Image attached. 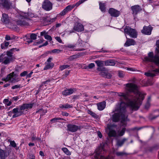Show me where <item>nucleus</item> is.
Instances as JSON below:
<instances>
[{
  "instance_id": "f257e3e1",
  "label": "nucleus",
  "mask_w": 159,
  "mask_h": 159,
  "mask_svg": "<svg viewBox=\"0 0 159 159\" xmlns=\"http://www.w3.org/2000/svg\"><path fill=\"white\" fill-rule=\"evenodd\" d=\"M126 93H120L118 95L120 97L121 103L119 107L115 110L118 112L112 115V119L113 122H117L121 120L122 126L126 125V122L127 120L128 115L126 108L127 104L132 110H137L141 104V100L144 98L143 94L139 92L136 85L131 83L126 84Z\"/></svg>"
},
{
  "instance_id": "f03ea898",
  "label": "nucleus",
  "mask_w": 159,
  "mask_h": 159,
  "mask_svg": "<svg viewBox=\"0 0 159 159\" xmlns=\"http://www.w3.org/2000/svg\"><path fill=\"white\" fill-rule=\"evenodd\" d=\"M33 104L32 103L23 104L19 106V109L18 108H15L12 110V112L14 113L12 116V118H14L20 116L24 114L23 111L25 109H29L32 107Z\"/></svg>"
},
{
  "instance_id": "7ed1b4c3",
  "label": "nucleus",
  "mask_w": 159,
  "mask_h": 159,
  "mask_svg": "<svg viewBox=\"0 0 159 159\" xmlns=\"http://www.w3.org/2000/svg\"><path fill=\"white\" fill-rule=\"evenodd\" d=\"M144 61L145 62H154L159 67V58L157 55L154 56L152 52H149L148 56L145 57ZM152 72L159 73V69H157L152 70Z\"/></svg>"
},
{
  "instance_id": "20e7f679",
  "label": "nucleus",
  "mask_w": 159,
  "mask_h": 159,
  "mask_svg": "<svg viewBox=\"0 0 159 159\" xmlns=\"http://www.w3.org/2000/svg\"><path fill=\"white\" fill-rule=\"evenodd\" d=\"M86 0H80L77 2L75 5L68 6L60 13V15L61 16H63L65 15L68 12L70 11L75 7V6L78 7Z\"/></svg>"
},
{
  "instance_id": "39448f33",
  "label": "nucleus",
  "mask_w": 159,
  "mask_h": 159,
  "mask_svg": "<svg viewBox=\"0 0 159 159\" xmlns=\"http://www.w3.org/2000/svg\"><path fill=\"white\" fill-rule=\"evenodd\" d=\"M103 152L102 148H97L95 151L94 159H114L112 157L109 156L107 157H105L102 156V154Z\"/></svg>"
},
{
  "instance_id": "423d86ee",
  "label": "nucleus",
  "mask_w": 159,
  "mask_h": 159,
  "mask_svg": "<svg viewBox=\"0 0 159 159\" xmlns=\"http://www.w3.org/2000/svg\"><path fill=\"white\" fill-rule=\"evenodd\" d=\"M124 33L132 38H135L137 37L136 32L134 29L131 28L129 26H126L124 29Z\"/></svg>"
},
{
  "instance_id": "0eeeda50",
  "label": "nucleus",
  "mask_w": 159,
  "mask_h": 159,
  "mask_svg": "<svg viewBox=\"0 0 159 159\" xmlns=\"http://www.w3.org/2000/svg\"><path fill=\"white\" fill-rule=\"evenodd\" d=\"M42 7L47 11H49L52 9V4L48 0H45L43 3Z\"/></svg>"
},
{
  "instance_id": "6e6552de",
  "label": "nucleus",
  "mask_w": 159,
  "mask_h": 159,
  "mask_svg": "<svg viewBox=\"0 0 159 159\" xmlns=\"http://www.w3.org/2000/svg\"><path fill=\"white\" fill-rule=\"evenodd\" d=\"M98 67L97 70L99 71H106L105 68L103 67L105 65V61L101 60H97L95 61Z\"/></svg>"
},
{
  "instance_id": "1a4fd4ad",
  "label": "nucleus",
  "mask_w": 159,
  "mask_h": 159,
  "mask_svg": "<svg viewBox=\"0 0 159 159\" xmlns=\"http://www.w3.org/2000/svg\"><path fill=\"white\" fill-rule=\"evenodd\" d=\"M67 130L72 132H75L81 129L80 126H78L74 124H69L67 125Z\"/></svg>"
},
{
  "instance_id": "9d476101",
  "label": "nucleus",
  "mask_w": 159,
  "mask_h": 159,
  "mask_svg": "<svg viewBox=\"0 0 159 159\" xmlns=\"http://www.w3.org/2000/svg\"><path fill=\"white\" fill-rule=\"evenodd\" d=\"M11 6L10 0H0V6L7 9H9Z\"/></svg>"
},
{
  "instance_id": "9b49d317",
  "label": "nucleus",
  "mask_w": 159,
  "mask_h": 159,
  "mask_svg": "<svg viewBox=\"0 0 159 159\" xmlns=\"http://www.w3.org/2000/svg\"><path fill=\"white\" fill-rule=\"evenodd\" d=\"M14 72H13L7 75L6 78H3L2 80L6 82L9 81L11 83L15 82V79L14 78Z\"/></svg>"
},
{
  "instance_id": "f8f14e48",
  "label": "nucleus",
  "mask_w": 159,
  "mask_h": 159,
  "mask_svg": "<svg viewBox=\"0 0 159 159\" xmlns=\"http://www.w3.org/2000/svg\"><path fill=\"white\" fill-rule=\"evenodd\" d=\"M1 58L2 60V61L1 62L5 64H8L14 60L12 58L7 57V56H6L5 54H3L1 55Z\"/></svg>"
},
{
  "instance_id": "ddd939ff",
  "label": "nucleus",
  "mask_w": 159,
  "mask_h": 159,
  "mask_svg": "<svg viewBox=\"0 0 159 159\" xmlns=\"http://www.w3.org/2000/svg\"><path fill=\"white\" fill-rule=\"evenodd\" d=\"M152 30V27L151 26H145L143 27V29L142 30L141 32L144 34L149 35L151 34Z\"/></svg>"
},
{
  "instance_id": "4468645a",
  "label": "nucleus",
  "mask_w": 159,
  "mask_h": 159,
  "mask_svg": "<svg viewBox=\"0 0 159 159\" xmlns=\"http://www.w3.org/2000/svg\"><path fill=\"white\" fill-rule=\"evenodd\" d=\"M108 12L111 16L115 17L118 16L120 14L119 11L113 8H110L108 11Z\"/></svg>"
},
{
  "instance_id": "2eb2a0df",
  "label": "nucleus",
  "mask_w": 159,
  "mask_h": 159,
  "mask_svg": "<svg viewBox=\"0 0 159 159\" xmlns=\"http://www.w3.org/2000/svg\"><path fill=\"white\" fill-rule=\"evenodd\" d=\"M131 9L132 11L133 14L134 16L136 15L138 13L142 10L140 7L138 5L132 6Z\"/></svg>"
},
{
  "instance_id": "dca6fc26",
  "label": "nucleus",
  "mask_w": 159,
  "mask_h": 159,
  "mask_svg": "<svg viewBox=\"0 0 159 159\" xmlns=\"http://www.w3.org/2000/svg\"><path fill=\"white\" fill-rule=\"evenodd\" d=\"M126 37L127 40L124 44V46L128 47L131 45H134L136 44V43L134 39L128 38L127 36Z\"/></svg>"
},
{
  "instance_id": "f3484780",
  "label": "nucleus",
  "mask_w": 159,
  "mask_h": 159,
  "mask_svg": "<svg viewBox=\"0 0 159 159\" xmlns=\"http://www.w3.org/2000/svg\"><path fill=\"white\" fill-rule=\"evenodd\" d=\"M76 91V89L74 88L66 89L62 91V93L64 96H67L72 94Z\"/></svg>"
},
{
  "instance_id": "a211bd4d",
  "label": "nucleus",
  "mask_w": 159,
  "mask_h": 159,
  "mask_svg": "<svg viewBox=\"0 0 159 159\" xmlns=\"http://www.w3.org/2000/svg\"><path fill=\"white\" fill-rule=\"evenodd\" d=\"M15 50H16L17 51L19 50V49L16 48H11L9 51H8L7 52V54L5 55L6 56H7V57L14 60L15 59V57L13 56V52Z\"/></svg>"
},
{
  "instance_id": "6ab92c4d",
  "label": "nucleus",
  "mask_w": 159,
  "mask_h": 159,
  "mask_svg": "<svg viewBox=\"0 0 159 159\" xmlns=\"http://www.w3.org/2000/svg\"><path fill=\"white\" fill-rule=\"evenodd\" d=\"M9 152L6 150L0 149V159H5L9 155Z\"/></svg>"
},
{
  "instance_id": "aec40b11",
  "label": "nucleus",
  "mask_w": 159,
  "mask_h": 159,
  "mask_svg": "<svg viewBox=\"0 0 159 159\" xmlns=\"http://www.w3.org/2000/svg\"><path fill=\"white\" fill-rule=\"evenodd\" d=\"M1 20L4 24H8L10 22L9 19L7 15L5 13L2 14Z\"/></svg>"
},
{
  "instance_id": "412c9836",
  "label": "nucleus",
  "mask_w": 159,
  "mask_h": 159,
  "mask_svg": "<svg viewBox=\"0 0 159 159\" xmlns=\"http://www.w3.org/2000/svg\"><path fill=\"white\" fill-rule=\"evenodd\" d=\"M73 29L75 30L78 32H81L84 30L83 25L80 23H78L76 25L74 26Z\"/></svg>"
},
{
  "instance_id": "4be33fe9",
  "label": "nucleus",
  "mask_w": 159,
  "mask_h": 159,
  "mask_svg": "<svg viewBox=\"0 0 159 159\" xmlns=\"http://www.w3.org/2000/svg\"><path fill=\"white\" fill-rule=\"evenodd\" d=\"M16 24L17 25L21 26L27 25H28V23L26 21V20L24 19L17 21Z\"/></svg>"
},
{
  "instance_id": "5701e85b",
  "label": "nucleus",
  "mask_w": 159,
  "mask_h": 159,
  "mask_svg": "<svg viewBox=\"0 0 159 159\" xmlns=\"http://www.w3.org/2000/svg\"><path fill=\"white\" fill-rule=\"evenodd\" d=\"M106 102L105 101L97 104L98 108L100 111L102 110L105 107Z\"/></svg>"
},
{
  "instance_id": "b1692460",
  "label": "nucleus",
  "mask_w": 159,
  "mask_h": 159,
  "mask_svg": "<svg viewBox=\"0 0 159 159\" xmlns=\"http://www.w3.org/2000/svg\"><path fill=\"white\" fill-rule=\"evenodd\" d=\"M109 132L108 135L110 137H115L116 136V131L110 128H109Z\"/></svg>"
},
{
  "instance_id": "393cba45",
  "label": "nucleus",
  "mask_w": 159,
  "mask_h": 159,
  "mask_svg": "<svg viewBox=\"0 0 159 159\" xmlns=\"http://www.w3.org/2000/svg\"><path fill=\"white\" fill-rule=\"evenodd\" d=\"M115 64V62L113 60H109L105 61V65L106 66H114Z\"/></svg>"
},
{
  "instance_id": "a878e982",
  "label": "nucleus",
  "mask_w": 159,
  "mask_h": 159,
  "mask_svg": "<svg viewBox=\"0 0 159 159\" xmlns=\"http://www.w3.org/2000/svg\"><path fill=\"white\" fill-rule=\"evenodd\" d=\"M45 64L46 65L43 69L44 70H47L52 68L53 67L54 65V64L53 63L45 62Z\"/></svg>"
},
{
  "instance_id": "bb28decb",
  "label": "nucleus",
  "mask_w": 159,
  "mask_h": 159,
  "mask_svg": "<svg viewBox=\"0 0 159 159\" xmlns=\"http://www.w3.org/2000/svg\"><path fill=\"white\" fill-rule=\"evenodd\" d=\"M47 112V110H44L43 108H40L38 110L36 113H39L40 114V116H43Z\"/></svg>"
},
{
  "instance_id": "cd10ccee",
  "label": "nucleus",
  "mask_w": 159,
  "mask_h": 159,
  "mask_svg": "<svg viewBox=\"0 0 159 159\" xmlns=\"http://www.w3.org/2000/svg\"><path fill=\"white\" fill-rule=\"evenodd\" d=\"M116 154L118 157L127 156L129 154L124 152H116Z\"/></svg>"
},
{
  "instance_id": "c85d7f7f",
  "label": "nucleus",
  "mask_w": 159,
  "mask_h": 159,
  "mask_svg": "<svg viewBox=\"0 0 159 159\" xmlns=\"http://www.w3.org/2000/svg\"><path fill=\"white\" fill-rule=\"evenodd\" d=\"M60 107L64 109L71 108L72 107V106L68 104H66L64 105L61 104L60 106Z\"/></svg>"
},
{
  "instance_id": "c756f323",
  "label": "nucleus",
  "mask_w": 159,
  "mask_h": 159,
  "mask_svg": "<svg viewBox=\"0 0 159 159\" xmlns=\"http://www.w3.org/2000/svg\"><path fill=\"white\" fill-rule=\"evenodd\" d=\"M99 8L101 11L105 12L106 10L105 4L104 3L100 2L99 3Z\"/></svg>"
},
{
  "instance_id": "7c9ffc66",
  "label": "nucleus",
  "mask_w": 159,
  "mask_h": 159,
  "mask_svg": "<svg viewBox=\"0 0 159 159\" xmlns=\"http://www.w3.org/2000/svg\"><path fill=\"white\" fill-rule=\"evenodd\" d=\"M127 140V139L124 138L121 140L118 141L117 142V144L118 146H121L123 144L124 142Z\"/></svg>"
},
{
  "instance_id": "2f4dec72",
  "label": "nucleus",
  "mask_w": 159,
  "mask_h": 159,
  "mask_svg": "<svg viewBox=\"0 0 159 159\" xmlns=\"http://www.w3.org/2000/svg\"><path fill=\"white\" fill-rule=\"evenodd\" d=\"M87 112L89 114L91 115L93 117L95 118H97V114L91 110H88L87 111Z\"/></svg>"
},
{
  "instance_id": "473e14b6",
  "label": "nucleus",
  "mask_w": 159,
  "mask_h": 159,
  "mask_svg": "<svg viewBox=\"0 0 159 159\" xmlns=\"http://www.w3.org/2000/svg\"><path fill=\"white\" fill-rule=\"evenodd\" d=\"M59 120H64V119L63 118L60 117L54 118L52 119L51 120V121L52 123H54L57 122Z\"/></svg>"
},
{
  "instance_id": "72a5a7b5",
  "label": "nucleus",
  "mask_w": 159,
  "mask_h": 159,
  "mask_svg": "<svg viewBox=\"0 0 159 159\" xmlns=\"http://www.w3.org/2000/svg\"><path fill=\"white\" fill-rule=\"evenodd\" d=\"M156 149V147H148L146 151L147 152H153V151Z\"/></svg>"
},
{
  "instance_id": "f704fd0d",
  "label": "nucleus",
  "mask_w": 159,
  "mask_h": 159,
  "mask_svg": "<svg viewBox=\"0 0 159 159\" xmlns=\"http://www.w3.org/2000/svg\"><path fill=\"white\" fill-rule=\"evenodd\" d=\"M63 152L67 155H70L71 154L70 152L69 151L67 148H64L62 149Z\"/></svg>"
},
{
  "instance_id": "c9c22d12",
  "label": "nucleus",
  "mask_w": 159,
  "mask_h": 159,
  "mask_svg": "<svg viewBox=\"0 0 159 159\" xmlns=\"http://www.w3.org/2000/svg\"><path fill=\"white\" fill-rule=\"evenodd\" d=\"M144 75L147 76L149 77H153L155 75L154 73L150 72H145Z\"/></svg>"
},
{
  "instance_id": "e433bc0d",
  "label": "nucleus",
  "mask_w": 159,
  "mask_h": 159,
  "mask_svg": "<svg viewBox=\"0 0 159 159\" xmlns=\"http://www.w3.org/2000/svg\"><path fill=\"white\" fill-rule=\"evenodd\" d=\"M37 35L35 34H31L30 35V38L33 40H34L37 38Z\"/></svg>"
},
{
  "instance_id": "4c0bfd02",
  "label": "nucleus",
  "mask_w": 159,
  "mask_h": 159,
  "mask_svg": "<svg viewBox=\"0 0 159 159\" xmlns=\"http://www.w3.org/2000/svg\"><path fill=\"white\" fill-rule=\"evenodd\" d=\"M69 67L70 66L68 65H63L60 66V70L61 71Z\"/></svg>"
},
{
  "instance_id": "58836bf2",
  "label": "nucleus",
  "mask_w": 159,
  "mask_h": 159,
  "mask_svg": "<svg viewBox=\"0 0 159 159\" xmlns=\"http://www.w3.org/2000/svg\"><path fill=\"white\" fill-rule=\"evenodd\" d=\"M31 140L32 141H34L35 140L39 141H41V139L40 138L36 137L35 136H33L31 138Z\"/></svg>"
},
{
  "instance_id": "ea45409f",
  "label": "nucleus",
  "mask_w": 159,
  "mask_h": 159,
  "mask_svg": "<svg viewBox=\"0 0 159 159\" xmlns=\"http://www.w3.org/2000/svg\"><path fill=\"white\" fill-rule=\"evenodd\" d=\"M159 116V115L157 116L155 115V114H154L152 115H150L149 116V119L151 120H153L156 119L157 117Z\"/></svg>"
},
{
  "instance_id": "a19ab883",
  "label": "nucleus",
  "mask_w": 159,
  "mask_h": 159,
  "mask_svg": "<svg viewBox=\"0 0 159 159\" xmlns=\"http://www.w3.org/2000/svg\"><path fill=\"white\" fill-rule=\"evenodd\" d=\"M75 44H69L67 45L66 48H73L75 47Z\"/></svg>"
},
{
  "instance_id": "79ce46f5",
  "label": "nucleus",
  "mask_w": 159,
  "mask_h": 159,
  "mask_svg": "<svg viewBox=\"0 0 159 159\" xmlns=\"http://www.w3.org/2000/svg\"><path fill=\"white\" fill-rule=\"evenodd\" d=\"M126 129L125 128H123L122 130L120 131L119 133V135L120 136H123L125 133Z\"/></svg>"
},
{
  "instance_id": "37998d69",
  "label": "nucleus",
  "mask_w": 159,
  "mask_h": 159,
  "mask_svg": "<svg viewBox=\"0 0 159 159\" xmlns=\"http://www.w3.org/2000/svg\"><path fill=\"white\" fill-rule=\"evenodd\" d=\"M70 70L66 71L65 74L62 76V78L63 79L66 77L69 74Z\"/></svg>"
},
{
  "instance_id": "c03bdc74",
  "label": "nucleus",
  "mask_w": 159,
  "mask_h": 159,
  "mask_svg": "<svg viewBox=\"0 0 159 159\" xmlns=\"http://www.w3.org/2000/svg\"><path fill=\"white\" fill-rule=\"evenodd\" d=\"M10 145L13 147L15 148L16 144L14 141H11L10 142Z\"/></svg>"
},
{
  "instance_id": "a18cd8bd",
  "label": "nucleus",
  "mask_w": 159,
  "mask_h": 159,
  "mask_svg": "<svg viewBox=\"0 0 159 159\" xmlns=\"http://www.w3.org/2000/svg\"><path fill=\"white\" fill-rule=\"evenodd\" d=\"M21 85L20 84H17V85H14L13 86H12L11 89H17L18 88H21Z\"/></svg>"
},
{
  "instance_id": "49530a36",
  "label": "nucleus",
  "mask_w": 159,
  "mask_h": 159,
  "mask_svg": "<svg viewBox=\"0 0 159 159\" xmlns=\"http://www.w3.org/2000/svg\"><path fill=\"white\" fill-rule=\"evenodd\" d=\"M44 38L46 39L49 40L50 41L52 40V38L51 37L48 35L46 34V35L45 36Z\"/></svg>"
},
{
  "instance_id": "de8ad7c7",
  "label": "nucleus",
  "mask_w": 159,
  "mask_h": 159,
  "mask_svg": "<svg viewBox=\"0 0 159 159\" xmlns=\"http://www.w3.org/2000/svg\"><path fill=\"white\" fill-rule=\"evenodd\" d=\"M61 52V50L58 49H54L52 51V52L53 53H58Z\"/></svg>"
},
{
  "instance_id": "09e8293b",
  "label": "nucleus",
  "mask_w": 159,
  "mask_h": 159,
  "mask_svg": "<svg viewBox=\"0 0 159 159\" xmlns=\"http://www.w3.org/2000/svg\"><path fill=\"white\" fill-rule=\"evenodd\" d=\"M15 38H11L9 35H7L5 37V39L6 40H9L13 39H14Z\"/></svg>"
},
{
  "instance_id": "8fccbe9b",
  "label": "nucleus",
  "mask_w": 159,
  "mask_h": 159,
  "mask_svg": "<svg viewBox=\"0 0 159 159\" xmlns=\"http://www.w3.org/2000/svg\"><path fill=\"white\" fill-rule=\"evenodd\" d=\"M54 20V18H52V19H49L48 18V19H47V20H46V22H48V24H50L51 22H53Z\"/></svg>"
},
{
  "instance_id": "3c124183",
  "label": "nucleus",
  "mask_w": 159,
  "mask_h": 159,
  "mask_svg": "<svg viewBox=\"0 0 159 159\" xmlns=\"http://www.w3.org/2000/svg\"><path fill=\"white\" fill-rule=\"evenodd\" d=\"M27 72L26 71H24L23 72L20 73V75L21 77L25 76L27 75Z\"/></svg>"
},
{
  "instance_id": "603ef678",
  "label": "nucleus",
  "mask_w": 159,
  "mask_h": 159,
  "mask_svg": "<svg viewBox=\"0 0 159 159\" xmlns=\"http://www.w3.org/2000/svg\"><path fill=\"white\" fill-rule=\"evenodd\" d=\"M95 66V65L93 63H91L89 64L88 66L89 69H92Z\"/></svg>"
},
{
  "instance_id": "864d4df0",
  "label": "nucleus",
  "mask_w": 159,
  "mask_h": 159,
  "mask_svg": "<svg viewBox=\"0 0 159 159\" xmlns=\"http://www.w3.org/2000/svg\"><path fill=\"white\" fill-rule=\"evenodd\" d=\"M55 39L60 43H61L62 42V40L59 37L57 36L55 37Z\"/></svg>"
},
{
  "instance_id": "5fc2aeb1",
  "label": "nucleus",
  "mask_w": 159,
  "mask_h": 159,
  "mask_svg": "<svg viewBox=\"0 0 159 159\" xmlns=\"http://www.w3.org/2000/svg\"><path fill=\"white\" fill-rule=\"evenodd\" d=\"M107 73L103 72V71H102V72L100 73V75L102 76V77H106V75H107Z\"/></svg>"
},
{
  "instance_id": "6e6d98bb",
  "label": "nucleus",
  "mask_w": 159,
  "mask_h": 159,
  "mask_svg": "<svg viewBox=\"0 0 159 159\" xmlns=\"http://www.w3.org/2000/svg\"><path fill=\"white\" fill-rule=\"evenodd\" d=\"M19 99V97L18 96L14 97L11 98V101H17Z\"/></svg>"
},
{
  "instance_id": "4d7b16f0",
  "label": "nucleus",
  "mask_w": 159,
  "mask_h": 159,
  "mask_svg": "<svg viewBox=\"0 0 159 159\" xmlns=\"http://www.w3.org/2000/svg\"><path fill=\"white\" fill-rule=\"evenodd\" d=\"M47 34V33L46 32V31H44L41 32L40 35L41 36H44V37H45V36Z\"/></svg>"
},
{
  "instance_id": "13d9d810",
  "label": "nucleus",
  "mask_w": 159,
  "mask_h": 159,
  "mask_svg": "<svg viewBox=\"0 0 159 159\" xmlns=\"http://www.w3.org/2000/svg\"><path fill=\"white\" fill-rule=\"evenodd\" d=\"M150 106V103L149 102H147L145 105V108L146 109H148L149 108Z\"/></svg>"
},
{
  "instance_id": "bf43d9fd",
  "label": "nucleus",
  "mask_w": 159,
  "mask_h": 159,
  "mask_svg": "<svg viewBox=\"0 0 159 159\" xmlns=\"http://www.w3.org/2000/svg\"><path fill=\"white\" fill-rule=\"evenodd\" d=\"M97 133L98 136V137L99 138H101L102 137V134L100 131H98L97 132Z\"/></svg>"
},
{
  "instance_id": "052dcab7",
  "label": "nucleus",
  "mask_w": 159,
  "mask_h": 159,
  "mask_svg": "<svg viewBox=\"0 0 159 159\" xmlns=\"http://www.w3.org/2000/svg\"><path fill=\"white\" fill-rule=\"evenodd\" d=\"M52 57H49L47 60L46 63H51V61L52 60Z\"/></svg>"
},
{
  "instance_id": "680f3d73",
  "label": "nucleus",
  "mask_w": 159,
  "mask_h": 159,
  "mask_svg": "<svg viewBox=\"0 0 159 159\" xmlns=\"http://www.w3.org/2000/svg\"><path fill=\"white\" fill-rule=\"evenodd\" d=\"M26 39H27L28 40L27 42L28 43H32L33 42V40H32V39H31V38L30 39V38H28V39H27V37L26 38Z\"/></svg>"
},
{
  "instance_id": "e2e57ef3",
  "label": "nucleus",
  "mask_w": 159,
  "mask_h": 159,
  "mask_svg": "<svg viewBox=\"0 0 159 159\" xmlns=\"http://www.w3.org/2000/svg\"><path fill=\"white\" fill-rule=\"evenodd\" d=\"M156 45L157 47L159 49V40H158L157 41ZM158 52L159 53V50H158Z\"/></svg>"
},
{
  "instance_id": "0e129e2a",
  "label": "nucleus",
  "mask_w": 159,
  "mask_h": 159,
  "mask_svg": "<svg viewBox=\"0 0 159 159\" xmlns=\"http://www.w3.org/2000/svg\"><path fill=\"white\" fill-rule=\"evenodd\" d=\"M1 46L2 49H4L6 47L4 43L1 44Z\"/></svg>"
},
{
  "instance_id": "69168bd1",
  "label": "nucleus",
  "mask_w": 159,
  "mask_h": 159,
  "mask_svg": "<svg viewBox=\"0 0 159 159\" xmlns=\"http://www.w3.org/2000/svg\"><path fill=\"white\" fill-rule=\"evenodd\" d=\"M33 73V71H31L29 74H27L26 75V76L27 78H30L31 77V75Z\"/></svg>"
},
{
  "instance_id": "338daca9",
  "label": "nucleus",
  "mask_w": 159,
  "mask_h": 159,
  "mask_svg": "<svg viewBox=\"0 0 159 159\" xmlns=\"http://www.w3.org/2000/svg\"><path fill=\"white\" fill-rule=\"evenodd\" d=\"M111 75L109 73H107L106 78H107L108 79H109V78H111Z\"/></svg>"
},
{
  "instance_id": "774afa93",
  "label": "nucleus",
  "mask_w": 159,
  "mask_h": 159,
  "mask_svg": "<svg viewBox=\"0 0 159 159\" xmlns=\"http://www.w3.org/2000/svg\"><path fill=\"white\" fill-rule=\"evenodd\" d=\"M35 157L34 155L32 154H30V159H35Z\"/></svg>"
}]
</instances>
